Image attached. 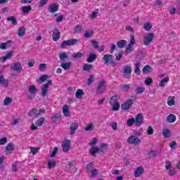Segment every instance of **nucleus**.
Returning <instances> with one entry per match:
<instances>
[{
	"mask_svg": "<svg viewBox=\"0 0 180 180\" xmlns=\"http://www.w3.org/2000/svg\"><path fill=\"white\" fill-rule=\"evenodd\" d=\"M73 58H81L82 57V53L78 52L72 54Z\"/></svg>",
	"mask_w": 180,
	"mask_h": 180,
	"instance_id": "nucleus-61",
	"label": "nucleus"
},
{
	"mask_svg": "<svg viewBox=\"0 0 180 180\" xmlns=\"http://www.w3.org/2000/svg\"><path fill=\"white\" fill-rule=\"evenodd\" d=\"M123 74L124 77L127 79L131 78V65H126L123 67Z\"/></svg>",
	"mask_w": 180,
	"mask_h": 180,
	"instance_id": "nucleus-6",
	"label": "nucleus"
},
{
	"mask_svg": "<svg viewBox=\"0 0 180 180\" xmlns=\"http://www.w3.org/2000/svg\"><path fill=\"white\" fill-rule=\"evenodd\" d=\"M45 113H46V109L44 108H41L39 110H37L38 117L40 116L41 115H44Z\"/></svg>",
	"mask_w": 180,
	"mask_h": 180,
	"instance_id": "nucleus-63",
	"label": "nucleus"
},
{
	"mask_svg": "<svg viewBox=\"0 0 180 180\" xmlns=\"http://www.w3.org/2000/svg\"><path fill=\"white\" fill-rule=\"evenodd\" d=\"M136 44V40L134 38V35H131V38L129 40V44L126 48V53L129 54V53H131L133 51V46Z\"/></svg>",
	"mask_w": 180,
	"mask_h": 180,
	"instance_id": "nucleus-7",
	"label": "nucleus"
},
{
	"mask_svg": "<svg viewBox=\"0 0 180 180\" xmlns=\"http://www.w3.org/2000/svg\"><path fill=\"white\" fill-rule=\"evenodd\" d=\"M28 91L31 95H36L37 94V87L34 85H31L28 88Z\"/></svg>",
	"mask_w": 180,
	"mask_h": 180,
	"instance_id": "nucleus-26",
	"label": "nucleus"
},
{
	"mask_svg": "<svg viewBox=\"0 0 180 180\" xmlns=\"http://www.w3.org/2000/svg\"><path fill=\"white\" fill-rule=\"evenodd\" d=\"M60 67L63 68V70L67 71L68 70H70L71 67H72V63L71 62L62 63L60 64Z\"/></svg>",
	"mask_w": 180,
	"mask_h": 180,
	"instance_id": "nucleus-25",
	"label": "nucleus"
},
{
	"mask_svg": "<svg viewBox=\"0 0 180 180\" xmlns=\"http://www.w3.org/2000/svg\"><path fill=\"white\" fill-rule=\"evenodd\" d=\"M62 148L64 153H68L71 150V141L68 139H66L62 143Z\"/></svg>",
	"mask_w": 180,
	"mask_h": 180,
	"instance_id": "nucleus-11",
	"label": "nucleus"
},
{
	"mask_svg": "<svg viewBox=\"0 0 180 180\" xmlns=\"http://www.w3.org/2000/svg\"><path fill=\"white\" fill-rule=\"evenodd\" d=\"M98 148L100 153H101L102 154H105V153L108 151V148H109V145L108 143H103L100 145Z\"/></svg>",
	"mask_w": 180,
	"mask_h": 180,
	"instance_id": "nucleus-20",
	"label": "nucleus"
},
{
	"mask_svg": "<svg viewBox=\"0 0 180 180\" xmlns=\"http://www.w3.org/2000/svg\"><path fill=\"white\" fill-rule=\"evenodd\" d=\"M169 147L171 148L172 151L175 150V147H176V142L174 141H172L169 143Z\"/></svg>",
	"mask_w": 180,
	"mask_h": 180,
	"instance_id": "nucleus-55",
	"label": "nucleus"
},
{
	"mask_svg": "<svg viewBox=\"0 0 180 180\" xmlns=\"http://www.w3.org/2000/svg\"><path fill=\"white\" fill-rule=\"evenodd\" d=\"M0 85H3L4 88H8L9 86V81L5 79V77L2 75H0Z\"/></svg>",
	"mask_w": 180,
	"mask_h": 180,
	"instance_id": "nucleus-22",
	"label": "nucleus"
},
{
	"mask_svg": "<svg viewBox=\"0 0 180 180\" xmlns=\"http://www.w3.org/2000/svg\"><path fill=\"white\" fill-rule=\"evenodd\" d=\"M106 91V82L101 80L98 82L96 93L98 95H101Z\"/></svg>",
	"mask_w": 180,
	"mask_h": 180,
	"instance_id": "nucleus-3",
	"label": "nucleus"
},
{
	"mask_svg": "<svg viewBox=\"0 0 180 180\" xmlns=\"http://www.w3.org/2000/svg\"><path fill=\"white\" fill-rule=\"evenodd\" d=\"M46 68H47V65H46L44 63H41L39 65V71H44V70H46Z\"/></svg>",
	"mask_w": 180,
	"mask_h": 180,
	"instance_id": "nucleus-59",
	"label": "nucleus"
},
{
	"mask_svg": "<svg viewBox=\"0 0 180 180\" xmlns=\"http://www.w3.org/2000/svg\"><path fill=\"white\" fill-rule=\"evenodd\" d=\"M49 0H41L38 4H37V6L39 8H43V6H44V5H46V4H48Z\"/></svg>",
	"mask_w": 180,
	"mask_h": 180,
	"instance_id": "nucleus-51",
	"label": "nucleus"
},
{
	"mask_svg": "<svg viewBox=\"0 0 180 180\" xmlns=\"http://www.w3.org/2000/svg\"><path fill=\"white\" fill-rule=\"evenodd\" d=\"M84 90L81 89H79L77 90L75 96L77 99H82V96H84Z\"/></svg>",
	"mask_w": 180,
	"mask_h": 180,
	"instance_id": "nucleus-27",
	"label": "nucleus"
},
{
	"mask_svg": "<svg viewBox=\"0 0 180 180\" xmlns=\"http://www.w3.org/2000/svg\"><path fill=\"white\" fill-rule=\"evenodd\" d=\"M127 43V41L126 40L122 39L117 42V46L119 49H123L124 47V46H126Z\"/></svg>",
	"mask_w": 180,
	"mask_h": 180,
	"instance_id": "nucleus-38",
	"label": "nucleus"
},
{
	"mask_svg": "<svg viewBox=\"0 0 180 180\" xmlns=\"http://www.w3.org/2000/svg\"><path fill=\"white\" fill-rule=\"evenodd\" d=\"M96 60V54L90 53L89 58H87V63H94Z\"/></svg>",
	"mask_w": 180,
	"mask_h": 180,
	"instance_id": "nucleus-37",
	"label": "nucleus"
},
{
	"mask_svg": "<svg viewBox=\"0 0 180 180\" xmlns=\"http://www.w3.org/2000/svg\"><path fill=\"white\" fill-rule=\"evenodd\" d=\"M30 153H32V155H36L37 153H39V150H40V148H34L33 146H30Z\"/></svg>",
	"mask_w": 180,
	"mask_h": 180,
	"instance_id": "nucleus-46",
	"label": "nucleus"
},
{
	"mask_svg": "<svg viewBox=\"0 0 180 180\" xmlns=\"http://www.w3.org/2000/svg\"><path fill=\"white\" fill-rule=\"evenodd\" d=\"M57 153H58V147H55L52 151V153L50 155V157L51 158L56 157V154H57Z\"/></svg>",
	"mask_w": 180,
	"mask_h": 180,
	"instance_id": "nucleus-56",
	"label": "nucleus"
},
{
	"mask_svg": "<svg viewBox=\"0 0 180 180\" xmlns=\"http://www.w3.org/2000/svg\"><path fill=\"white\" fill-rule=\"evenodd\" d=\"M13 150H15V145L11 142L8 143L5 149L6 154H11Z\"/></svg>",
	"mask_w": 180,
	"mask_h": 180,
	"instance_id": "nucleus-18",
	"label": "nucleus"
},
{
	"mask_svg": "<svg viewBox=\"0 0 180 180\" xmlns=\"http://www.w3.org/2000/svg\"><path fill=\"white\" fill-rule=\"evenodd\" d=\"M59 6L57 4H51L48 7V11L50 13H54V12H58Z\"/></svg>",
	"mask_w": 180,
	"mask_h": 180,
	"instance_id": "nucleus-15",
	"label": "nucleus"
},
{
	"mask_svg": "<svg viewBox=\"0 0 180 180\" xmlns=\"http://www.w3.org/2000/svg\"><path fill=\"white\" fill-rule=\"evenodd\" d=\"M154 37H155V35H154L153 32H147L143 35V44L144 46H150L151 43H153V40H154Z\"/></svg>",
	"mask_w": 180,
	"mask_h": 180,
	"instance_id": "nucleus-2",
	"label": "nucleus"
},
{
	"mask_svg": "<svg viewBox=\"0 0 180 180\" xmlns=\"http://www.w3.org/2000/svg\"><path fill=\"white\" fill-rule=\"evenodd\" d=\"M135 120V125L138 127L141 126L143 123H144V117H143V114L139 113L134 118Z\"/></svg>",
	"mask_w": 180,
	"mask_h": 180,
	"instance_id": "nucleus-12",
	"label": "nucleus"
},
{
	"mask_svg": "<svg viewBox=\"0 0 180 180\" xmlns=\"http://www.w3.org/2000/svg\"><path fill=\"white\" fill-rule=\"evenodd\" d=\"M120 96L119 95L115 94L112 96L110 99V105L112 108V110L114 112H117L119 109H120V104L117 102V100L120 99Z\"/></svg>",
	"mask_w": 180,
	"mask_h": 180,
	"instance_id": "nucleus-1",
	"label": "nucleus"
},
{
	"mask_svg": "<svg viewBox=\"0 0 180 180\" xmlns=\"http://www.w3.org/2000/svg\"><path fill=\"white\" fill-rule=\"evenodd\" d=\"M18 34L20 37H23L26 34V28L25 27H21L18 29Z\"/></svg>",
	"mask_w": 180,
	"mask_h": 180,
	"instance_id": "nucleus-32",
	"label": "nucleus"
},
{
	"mask_svg": "<svg viewBox=\"0 0 180 180\" xmlns=\"http://www.w3.org/2000/svg\"><path fill=\"white\" fill-rule=\"evenodd\" d=\"M46 122V118L44 117H41L39 119H38L36 122H35V124L36 126H37L38 127H40L41 126H43V124H44V122Z\"/></svg>",
	"mask_w": 180,
	"mask_h": 180,
	"instance_id": "nucleus-31",
	"label": "nucleus"
},
{
	"mask_svg": "<svg viewBox=\"0 0 180 180\" xmlns=\"http://www.w3.org/2000/svg\"><path fill=\"white\" fill-rule=\"evenodd\" d=\"M151 71H153V68L148 65H146L143 68V74H150V72H151Z\"/></svg>",
	"mask_w": 180,
	"mask_h": 180,
	"instance_id": "nucleus-42",
	"label": "nucleus"
},
{
	"mask_svg": "<svg viewBox=\"0 0 180 180\" xmlns=\"http://www.w3.org/2000/svg\"><path fill=\"white\" fill-rule=\"evenodd\" d=\"M133 103H134V101L131 98H129L122 104L121 108L122 110H129V109L131 108V105H133Z\"/></svg>",
	"mask_w": 180,
	"mask_h": 180,
	"instance_id": "nucleus-10",
	"label": "nucleus"
},
{
	"mask_svg": "<svg viewBox=\"0 0 180 180\" xmlns=\"http://www.w3.org/2000/svg\"><path fill=\"white\" fill-rule=\"evenodd\" d=\"M168 82H169V77H166L160 81L159 83V86L164 87L165 85H167V84H168Z\"/></svg>",
	"mask_w": 180,
	"mask_h": 180,
	"instance_id": "nucleus-28",
	"label": "nucleus"
},
{
	"mask_svg": "<svg viewBox=\"0 0 180 180\" xmlns=\"http://www.w3.org/2000/svg\"><path fill=\"white\" fill-rule=\"evenodd\" d=\"M60 30L55 28L53 30V41H58V40H60Z\"/></svg>",
	"mask_w": 180,
	"mask_h": 180,
	"instance_id": "nucleus-16",
	"label": "nucleus"
},
{
	"mask_svg": "<svg viewBox=\"0 0 180 180\" xmlns=\"http://www.w3.org/2000/svg\"><path fill=\"white\" fill-rule=\"evenodd\" d=\"M12 57H13V52L10 51L7 53L5 56L0 58V61H1L2 63H5V61H6L7 60H11Z\"/></svg>",
	"mask_w": 180,
	"mask_h": 180,
	"instance_id": "nucleus-19",
	"label": "nucleus"
},
{
	"mask_svg": "<svg viewBox=\"0 0 180 180\" xmlns=\"http://www.w3.org/2000/svg\"><path fill=\"white\" fill-rule=\"evenodd\" d=\"M94 82V75H91L87 80V85H92Z\"/></svg>",
	"mask_w": 180,
	"mask_h": 180,
	"instance_id": "nucleus-62",
	"label": "nucleus"
},
{
	"mask_svg": "<svg viewBox=\"0 0 180 180\" xmlns=\"http://www.w3.org/2000/svg\"><path fill=\"white\" fill-rule=\"evenodd\" d=\"M127 143L128 144H134L135 146L137 144H140L141 141H140V139L139 137L131 135L127 139Z\"/></svg>",
	"mask_w": 180,
	"mask_h": 180,
	"instance_id": "nucleus-9",
	"label": "nucleus"
},
{
	"mask_svg": "<svg viewBox=\"0 0 180 180\" xmlns=\"http://www.w3.org/2000/svg\"><path fill=\"white\" fill-rule=\"evenodd\" d=\"M21 11L22 13H29V12L32 11V6H22L21 8Z\"/></svg>",
	"mask_w": 180,
	"mask_h": 180,
	"instance_id": "nucleus-43",
	"label": "nucleus"
},
{
	"mask_svg": "<svg viewBox=\"0 0 180 180\" xmlns=\"http://www.w3.org/2000/svg\"><path fill=\"white\" fill-rule=\"evenodd\" d=\"M7 22H11V23L14 25V26H16V25H18V20L14 16H10L7 18Z\"/></svg>",
	"mask_w": 180,
	"mask_h": 180,
	"instance_id": "nucleus-44",
	"label": "nucleus"
},
{
	"mask_svg": "<svg viewBox=\"0 0 180 180\" xmlns=\"http://www.w3.org/2000/svg\"><path fill=\"white\" fill-rule=\"evenodd\" d=\"M135 74L137 75H140V63H136L135 64V70H134Z\"/></svg>",
	"mask_w": 180,
	"mask_h": 180,
	"instance_id": "nucleus-53",
	"label": "nucleus"
},
{
	"mask_svg": "<svg viewBox=\"0 0 180 180\" xmlns=\"http://www.w3.org/2000/svg\"><path fill=\"white\" fill-rule=\"evenodd\" d=\"M167 105L168 106H174L175 105V97L170 96L167 98Z\"/></svg>",
	"mask_w": 180,
	"mask_h": 180,
	"instance_id": "nucleus-29",
	"label": "nucleus"
},
{
	"mask_svg": "<svg viewBox=\"0 0 180 180\" xmlns=\"http://www.w3.org/2000/svg\"><path fill=\"white\" fill-rule=\"evenodd\" d=\"M110 126L112 127V130H117V122H112L110 124Z\"/></svg>",
	"mask_w": 180,
	"mask_h": 180,
	"instance_id": "nucleus-64",
	"label": "nucleus"
},
{
	"mask_svg": "<svg viewBox=\"0 0 180 180\" xmlns=\"http://www.w3.org/2000/svg\"><path fill=\"white\" fill-rule=\"evenodd\" d=\"M134 124H136V120L134 117H131L127 120V126L128 127H131Z\"/></svg>",
	"mask_w": 180,
	"mask_h": 180,
	"instance_id": "nucleus-40",
	"label": "nucleus"
},
{
	"mask_svg": "<svg viewBox=\"0 0 180 180\" xmlns=\"http://www.w3.org/2000/svg\"><path fill=\"white\" fill-rule=\"evenodd\" d=\"M92 68H94V65L86 64V63H85L83 66V70L84 71H91V70H92Z\"/></svg>",
	"mask_w": 180,
	"mask_h": 180,
	"instance_id": "nucleus-48",
	"label": "nucleus"
},
{
	"mask_svg": "<svg viewBox=\"0 0 180 180\" xmlns=\"http://www.w3.org/2000/svg\"><path fill=\"white\" fill-rule=\"evenodd\" d=\"M28 115L31 116L32 117H39L37 114V109L32 108L30 112H28Z\"/></svg>",
	"mask_w": 180,
	"mask_h": 180,
	"instance_id": "nucleus-34",
	"label": "nucleus"
},
{
	"mask_svg": "<svg viewBox=\"0 0 180 180\" xmlns=\"http://www.w3.org/2000/svg\"><path fill=\"white\" fill-rule=\"evenodd\" d=\"M60 117H61V115L60 114H56L52 117L51 122L54 123L57 122V119H60Z\"/></svg>",
	"mask_w": 180,
	"mask_h": 180,
	"instance_id": "nucleus-58",
	"label": "nucleus"
},
{
	"mask_svg": "<svg viewBox=\"0 0 180 180\" xmlns=\"http://www.w3.org/2000/svg\"><path fill=\"white\" fill-rule=\"evenodd\" d=\"M12 98L6 96L4 100L3 105L4 106H9V105L12 103Z\"/></svg>",
	"mask_w": 180,
	"mask_h": 180,
	"instance_id": "nucleus-33",
	"label": "nucleus"
},
{
	"mask_svg": "<svg viewBox=\"0 0 180 180\" xmlns=\"http://www.w3.org/2000/svg\"><path fill=\"white\" fill-rule=\"evenodd\" d=\"M12 46V41L9 40L6 42L0 43V50H6V49H9Z\"/></svg>",
	"mask_w": 180,
	"mask_h": 180,
	"instance_id": "nucleus-17",
	"label": "nucleus"
},
{
	"mask_svg": "<svg viewBox=\"0 0 180 180\" xmlns=\"http://www.w3.org/2000/svg\"><path fill=\"white\" fill-rule=\"evenodd\" d=\"M176 120V116L174 114H170L167 117V121L169 123H174Z\"/></svg>",
	"mask_w": 180,
	"mask_h": 180,
	"instance_id": "nucleus-30",
	"label": "nucleus"
},
{
	"mask_svg": "<svg viewBox=\"0 0 180 180\" xmlns=\"http://www.w3.org/2000/svg\"><path fill=\"white\" fill-rule=\"evenodd\" d=\"M98 138L96 137H94L91 139V140L90 141V142L89 143V146H96V144L98 143Z\"/></svg>",
	"mask_w": 180,
	"mask_h": 180,
	"instance_id": "nucleus-49",
	"label": "nucleus"
},
{
	"mask_svg": "<svg viewBox=\"0 0 180 180\" xmlns=\"http://www.w3.org/2000/svg\"><path fill=\"white\" fill-rule=\"evenodd\" d=\"M98 13H99L98 10H95L92 12L91 14L89 15V18L90 19H95L96 16H98Z\"/></svg>",
	"mask_w": 180,
	"mask_h": 180,
	"instance_id": "nucleus-50",
	"label": "nucleus"
},
{
	"mask_svg": "<svg viewBox=\"0 0 180 180\" xmlns=\"http://www.w3.org/2000/svg\"><path fill=\"white\" fill-rule=\"evenodd\" d=\"M144 91H146V88L143 86H138L135 89V92L138 95H140V94H143Z\"/></svg>",
	"mask_w": 180,
	"mask_h": 180,
	"instance_id": "nucleus-36",
	"label": "nucleus"
},
{
	"mask_svg": "<svg viewBox=\"0 0 180 180\" xmlns=\"http://www.w3.org/2000/svg\"><path fill=\"white\" fill-rule=\"evenodd\" d=\"M78 122H73L70 125V134L71 136L75 134V131H77V129H78Z\"/></svg>",
	"mask_w": 180,
	"mask_h": 180,
	"instance_id": "nucleus-23",
	"label": "nucleus"
},
{
	"mask_svg": "<svg viewBox=\"0 0 180 180\" xmlns=\"http://www.w3.org/2000/svg\"><path fill=\"white\" fill-rule=\"evenodd\" d=\"M91 155L95 156V154L98 153L99 150V147L98 146H94L91 148L89 149Z\"/></svg>",
	"mask_w": 180,
	"mask_h": 180,
	"instance_id": "nucleus-41",
	"label": "nucleus"
},
{
	"mask_svg": "<svg viewBox=\"0 0 180 180\" xmlns=\"http://www.w3.org/2000/svg\"><path fill=\"white\" fill-rule=\"evenodd\" d=\"M50 85H53L51 80H48V83H45L42 85L41 87L42 96H47V95H49V86H50Z\"/></svg>",
	"mask_w": 180,
	"mask_h": 180,
	"instance_id": "nucleus-4",
	"label": "nucleus"
},
{
	"mask_svg": "<svg viewBox=\"0 0 180 180\" xmlns=\"http://www.w3.org/2000/svg\"><path fill=\"white\" fill-rule=\"evenodd\" d=\"M8 143V138L6 137H3L0 139V146H5Z\"/></svg>",
	"mask_w": 180,
	"mask_h": 180,
	"instance_id": "nucleus-57",
	"label": "nucleus"
},
{
	"mask_svg": "<svg viewBox=\"0 0 180 180\" xmlns=\"http://www.w3.org/2000/svg\"><path fill=\"white\" fill-rule=\"evenodd\" d=\"M153 84V79L151 77H147L145 79V84L146 85H150Z\"/></svg>",
	"mask_w": 180,
	"mask_h": 180,
	"instance_id": "nucleus-60",
	"label": "nucleus"
},
{
	"mask_svg": "<svg viewBox=\"0 0 180 180\" xmlns=\"http://www.w3.org/2000/svg\"><path fill=\"white\" fill-rule=\"evenodd\" d=\"M143 174H144L143 167H138L134 172L135 178H140V176Z\"/></svg>",
	"mask_w": 180,
	"mask_h": 180,
	"instance_id": "nucleus-14",
	"label": "nucleus"
},
{
	"mask_svg": "<svg viewBox=\"0 0 180 180\" xmlns=\"http://www.w3.org/2000/svg\"><path fill=\"white\" fill-rule=\"evenodd\" d=\"M59 58L61 61H64L65 60H67L68 58V53L62 52L59 55Z\"/></svg>",
	"mask_w": 180,
	"mask_h": 180,
	"instance_id": "nucleus-45",
	"label": "nucleus"
},
{
	"mask_svg": "<svg viewBox=\"0 0 180 180\" xmlns=\"http://www.w3.org/2000/svg\"><path fill=\"white\" fill-rule=\"evenodd\" d=\"M94 123L88 124L84 128L85 131H92L94 130Z\"/></svg>",
	"mask_w": 180,
	"mask_h": 180,
	"instance_id": "nucleus-47",
	"label": "nucleus"
},
{
	"mask_svg": "<svg viewBox=\"0 0 180 180\" xmlns=\"http://www.w3.org/2000/svg\"><path fill=\"white\" fill-rule=\"evenodd\" d=\"M11 69L12 71H14V72L20 73L22 72V70H23V68L22 67V64L20 63H14L11 65Z\"/></svg>",
	"mask_w": 180,
	"mask_h": 180,
	"instance_id": "nucleus-8",
	"label": "nucleus"
},
{
	"mask_svg": "<svg viewBox=\"0 0 180 180\" xmlns=\"http://www.w3.org/2000/svg\"><path fill=\"white\" fill-rule=\"evenodd\" d=\"M113 56L110 54H105L103 57V60L104 61V63L105 64H112L113 67H115V63H113Z\"/></svg>",
	"mask_w": 180,
	"mask_h": 180,
	"instance_id": "nucleus-13",
	"label": "nucleus"
},
{
	"mask_svg": "<svg viewBox=\"0 0 180 180\" xmlns=\"http://www.w3.org/2000/svg\"><path fill=\"white\" fill-rule=\"evenodd\" d=\"M93 34H94V32L92 31H85L84 37H86V39H89V37H92Z\"/></svg>",
	"mask_w": 180,
	"mask_h": 180,
	"instance_id": "nucleus-54",
	"label": "nucleus"
},
{
	"mask_svg": "<svg viewBox=\"0 0 180 180\" xmlns=\"http://www.w3.org/2000/svg\"><path fill=\"white\" fill-rule=\"evenodd\" d=\"M162 133L165 139H168L169 137H171V131H169V129H164Z\"/></svg>",
	"mask_w": 180,
	"mask_h": 180,
	"instance_id": "nucleus-35",
	"label": "nucleus"
},
{
	"mask_svg": "<svg viewBox=\"0 0 180 180\" xmlns=\"http://www.w3.org/2000/svg\"><path fill=\"white\" fill-rule=\"evenodd\" d=\"M56 165H57L56 160L51 159L48 161L47 168L48 169H53V168H56Z\"/></svg>",
	"mask_w": 180,
	"mask_h": 180,
	"instance_id": "nucleus-24",
	"label": "nucleus"
},
{
	"mask_svg": "<svg viewBox=\"0 0 180 180\" xmlns=\"http://www.w3.org/2000/svg\"><path fill=\"white\" fill-rule=\"evenodd\" d=\"M79 42V39H72L68 41H63L61 44L62 49H65L67 46H75Z\"/></svg>",
	"mask_w": 180,
	"mask_h": 180,
	"instance_id": "nucleus-5",
	"label": "nucleus"
},
{
	"mask_svg": "<svg viewBox=\"0 0 180 180\" xmlns=\"http://www.w3.org/2000/svg\"><path fill=\"white\" fill-rule=\"evenodd\" d=\"M146 133L148 134V136L154 134V129L153 128V127L148 126L146 129Z\"/></svg>",
	"mask_w": 180,
	"mask_h": 180,
	"instance_id": "nucleus-52",
	"label": "nucleus"
},
{
	"mask_svg": "<svg viewBox=\"0 0 180 180\" xmlns=\"http://www.w3.org/2000/svg\"><path fill=\"white\" fill-rule=\"evenodd\" d=\"M62 110L65 117H70V115H71V113L70 112V107L68 106V105H63Z\"/></svg>",
	"mask_w": 180,
	"mask_h": 180,
	"instance_id": "nucleus-21",
	"label": "nucleus"
},
{
	"mask_svg": "<svg viewBox=\"0 0 180 180\" xmlns=\"http://www.w3.org/2000/svg\"><path fill=\"white\" fill-rule=\"evenodd\" d=\"M152 27H153V24L150 22H147L143 24V29L146 32H148V30H151Z\"/></svg>",
	"mask_w": 180,
	"mask_h": 180,
	"instance_id": "nucleus-39",
	"label": "nucleus"
}]
</instances>
